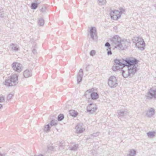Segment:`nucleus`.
Wrapping results in <instances>:
<instances>
[{"instance_id": "nucleus-32", "label": "nucleus", "mask_w": 156, "mask_h": 156, "mask_svg": "<svg viewBox=\"0 0 156 156\" xmlns=\"http://www.w3.org/2000/svg\"><path fill=\"white\" fill-rule=\"evenodd\" d=\"M120 69V67L119 66L114 65L112 67V70L114 71H116Z\"/></svg>"}, {"instance_id": "nucleus-12", "label": "nucleus", "mask_w": 156, "mask_h": 156, "mask_svg": "<svg viewBox=\"0 0 156 156\" xmlns=\"http://www.w3.org/2000/svg\"><path fill=\"white\" fill-rule=\"evenodd\" d=\"M129 42L126 40H122L121 39L119 44L118 47L120 49L123 50L126 48Z\"/></svg>"}, {"instance_id": "nucleus-33", "label": "nucleus", "mask_w": 156, "mask_h": 156, "mask_svg": "<svg viewBox=\"0 0 156 156\" xmlns=\"http://www.w3.org/2000/svg\"><path fill=\"white\" fill-rule=\"evenodd\" d=\"M64 116L63 114H60L58 116V121L62 120L64 118Z\"/></svg>"}, {"instance_id": "nucleus-8", "label": "nucleus", "mask_w": 156, "mask_h": 156, "mask_svg": "<svg viewBox=\"0 0 156 156\" xmlns=\"http://www.w3.org/2000/svg\"><path fill=\"white\" fill-rule=\"evenodd\" d=\"M121 41V38L118 35H115L113 37L111 41L113 45L115 48L118 47L119 42Z\"/></svg>"}, {"instance_id": "nucleus-38", "label": "nucleus", "mask_w": 156, "mask_h": 156, "mask_svg": "<svg viewBox=\"0 0 156 156\" xmlns=\"http://www.w3.org/2000/svg\"><path fill=\"white\" fill-rule=\"evenodd\" d=\"M5 98L4 97H0V102H2L4 101Z\"/></svg>"}, {"instance_id": "nucleus-25", "label": "nucleus", "mask_w": 156, "mask_h": 156, "mask_svg": "<svg viewBox=\"0 0 156 156\" xmlns=\"http://www.w3.org/2000/svg\"><path fill=\"white\" fill-rule=\"evenodd\" d=\"M69 114L70 115L75 117L77 115V112L74 110H70L69 111Z\"/></svg>"}, {"instance_id": "nucleus-11", "label": "nucleus", "mask_w": 156, "mask_h": 156, "mask_svg": "<svg viewBox=\"0 0 156 156\" xmlns=\"http://www.w3.org/2000/svg\"><path fill=\"white\" fill-rule=\"evenodd\" d=\"M147 98L150 99L153 98H156V90L151 89L148 92L147 95Z\"/></svg>"}, {"instance_id": "nucleus-37", "label": "nucleus", "mask_w": 156, "mask_h": 156, "mask_svg": "<svg viewBox=\"0 0 156 156\" xmlns=\"http://www.w3.org/2000/svg\"><path fill=\"white\" fill-rule=\"evenodd\" d=\"M95 51L94 50L91 51L90 52V55L91 56H93L95 55Z\"/></svg>"}, {"instance_id": "nucleus-2", "label": "nucleus", "mask_w": 156, "mask_h": 156, "mask_svg": "<svg viewBox=\"0 0 156 156\" xmlns=\"http://www.w3.org/2000/svg\"><path fill=\"white\" fill-rule=\"evenodd\" d=\"M18 83V76L14 74L11 76L9 79L5 80V84L6 86L9 87L15 86Z\"/></svg>"}, {"instance_id": "nucleus-22", "label": "nucleus", "mask_w": 156, "mask_h": 156, "mask_svg": "<svg viewBox=\"0 0 156 156\" xmlns=\"http://www.w3.org/2000/svg\"><path fill=\"white\" fill-rule=\"evenodd\" d=\"M136 154V151L134 149H131L129 151V154L127 155L128 156H135Z\"/></svg>"}, {"instance_id": "nucleus-4", "label": "nucleus", "mask_w": 156, "mask_h": 156, "mask_svg": "<svg viewBox=\"0 0 156 156\" xmlns=\"http://www.w3.org/2000/svg\"><path fill=\"white\" fill-rule=\"evenodd\" d=\"M124 61V67L126 66L127 67L137 66L138 62V61L135 58L132 59L126 58L125 59Z\"/></svg>"}, {"instance_id": "nucleus-16", "label": "nucleus", "mask_w": 156, "mask_h": 156, "mask_svg": "<svg viewBox=\"0 0 156 156\" xmlns=\"http://www.w3.org/2000/svg\"><path fill=\"white\" fill-rule=\"evenodd\" d=\"M117 113L118 116L119 117H126L129 114V112L127 111L121 110H118Z\"/></svg>"}, {"instance_id": "nucleus-27", "label": "nucleus", "mask_w": 156, "mask_h": 156, "mask_svg": "<svg viewBox=\"0 0 156 156\" xmlns=\"http://www.w3.org/2000/svg\"><path fill=\"white\" fill-rule=\"evenodd\" d=\"M44 23V19L41 18H40L38 19V24L39 26H43Z\"/></svg>"}, {"instance_id": "nucleus-42", "label": "nucleus", "mask_w": 156, "mask_h": 156, "mask_svg": "<svg viewBox=\"0 0 156 156\" xmlns=\"http://www.w3.org/2000/svg\"><path fill=\"white\" fill-rule=\"evenodd\" d=\"M38 156H44L42 154H40L39 155H38Z\"/></svg>"}, {"instance_id": "nucleus-44", "label": "nucleus", "mask_w": 156, "mask_h": 156, "mask_svg": "<svg viewBox=\"0 0 156 156\" xmlns=\"http://www.w3.org/2000/svg\"><path fill=\"white\" fill-rule=\"evenodd\" d=\"M0 156H3V154H0Z\"/></svg>"}, {"instance_id": "nucleus-13", "label": "nucleus", "mask_w": 156, "mask_h": 156, "mask_svg": "<svg viewBox=\"0 0 156 156\" xmlns=\"http://www.w3.org/2000/svg\"><path fill=\"white\" fill-rule=\"evenodd\" d=\"M125 59H116L114 60V62L115 63V65L118 66H121L122 67H124V61Z\"/></svg>"}, {"instance_id": "nucleus-46", "label": "nucleus", "mask_w": 156, "mask_h": 156, "mask_svg": "<svg viewBox=\"0 0 156 156\" xmlns=\"http://www.w3.org/2000/svg\"><path fill=\"white\" fill-rule=\"evenodd\" d=\"M1 16H2V14L1 15Z\"/></svg>"}, {"instance_id": "nucleus-5", "label": "nucleus", "mask_w": 156, "mask_h": 156, "mask_svg": "<svg viewBox=\"0 0 156 156\" xmlns=\"http://www.w3.org/2000/svg\"><path fill=\"white\" fill-rule=\"evenodd\" d=\"M90 93V95L91 98L93 100H96L98 99L99 98V95L97 92H95L94 91V89H91L87 90L85 93L84 94V96H86L87 94Z\"/></svg>"}, {"instance_id": "nucleus-1", "label": "nucleus", "mask_w": 156, "mask_h": 156, "mask_svg": "<svg viewBox=\"0 0 156 156\" xmlns=\"http://www.w3.org/2000/svg\"><path fill=\"white\" fill-rule=\"evenodd\" d=\"M137 66H134L129 67H128V70L125 71L122 70V75L124 77H127L128 76H132L135 74L137 71L138 69L137 67Z\"/></svg>"}, {"instance_id": "nucleus-45", "label": "nucleus", "mask_w": 156, "mask_h": 156, "mask_svg": "<svg viewBox=\"0 0 156 156\" xmlns=\"http://www.w3.org/2000/svg\"><path fill=\"white\" fill-rule=\"evenodd\" d=\"M1 16H2V14L1 15Z\"/></svg>"}, {"instance_id": "nucleus-39", "label": "nucleus", "mask_w": 156, "mask_h": 156, "mask_svg": "<svg viewBox=\"0 0 156 156\" xmlns=\"http://www.w3.org/2000/svg\"><path fill=\"white\" fill-rule=\"evenodd\" d=\"M45 10L46 8L45 7H42L41 9H40L41 12H45Z\"/></svg>"}, {"instance_id": "nucleus-41", "label": "nucleus", "mask_w": 156, "mask_h": 156, "mask_svg": "<svg viewBox=\"0 0 156 156\" xmlns=\"http://www.w3.org/2000/svg\"><path fill=\"white\" fill-rule=\"evenodd\" d=\"M32 52L34 54H35L37 53V51L36 49H34L33 50Z\"/></svg>"}, {"instance_id": "nucleus-23", "label": "nucleus", "mask_w": 156, "mask_h": 156, "mask_svg": "<svg viewBox=\"0 0 156 156\" xmlns=\"http://www.w3.org/2000/svg\"><path fill=\"white\" fill-rule=\"evenodd\" d=\"M110 16L112 19H113L115 20H116L118 19L120 17V15H119L118 16L116 15H114V14H113L111 12L110 13Z\"/></svg>"}, {"instance_id": "nucleus-14", "label": "nucleus", "mask_w": 156, "mask_h": 156, "mask_svg": "<svg viewBox=\"0 0 156 156\" xmlns=\"http://www.w3.org/2000/svg\"><path fill=\"white\" fill-rule=\"evenodd\" d=\"M82 123H79L76 126L75 129L77 133H81L85 131V129L82 127Z\"/></svg>"}, {"instance_id": "nucleus-17", "label": "nucleus", "mask_w": 156, "mask_h": 156, "mask_svg": "<svg viewBox=\"0 0 156 156\" xmlns=\"http://www.w3.org/2000/svg\"><path fill=\"white\" fill-rule=\"evenodd\" d=\"M155 110L153 108H151L147 111L146 116L148 117H151L153 116Z\"/></svg>"}, {"instance_id": "nucleus-3", "label": "nucleus", "mask_w": 156, "mask_h": 156, "mask_svg": "<svg viewBox=\"0 0 156 156\" xmlns=\"http://www.w3.org/2000/svg\"><path fill=\"white\" fill-rule=\"evenodd\" d=\"M133 42L138 49L142 51L144 49L145 43L143 39L138 37H134L133 39Z\"/></svg>"}, {"instance_id": "nucleus-40", "label": "nucleus", "mask_w": 156, "mask_h": 156, "mask_svg": "<svg viewBox=\"0 0 156 156\" xmlns=\"http://www.w3.org/2000/svg\"><path fill=\"white\" fill-rule=\"evenodd\" d=\"M124 11H125L124 9H123L122 8H121L120 9V11H119V12H120V14H121L123 13Z\"/></svg>"}, {"instance_id": "nucleus-10", "label": "nucleus", "mask_w": 156, "mask_h": 156, "mask_svg": "<svg viewBox=\"0 0 156 156\" xmlns=\"http://www.w3.org/2000/svg\"><path fill=\"white\" fill-rule=\"evenodd\" d=\"M97 109L96 106L92 103H90L87 107V111L90 114H93Z\"/></svg>"}, {"instance_id": "nucleus-9", "label": "nucleus", "mask_w": 156, "mask_h": 156, "mask_svg": "<svg viewBox=\"0 0 156 156\" xmlns=\"http://www.w3.org/2000/svg\"><path fill=\"white\" fill-rule=\"evenodd\" d=\"M12 66L13 69L18 73L20 72L23 70L22 65L18 62H13L12 65Z\"/></svg>"}, {"instance_id": "nucleus-43", "label": "nucleus", "mask_w": 156, "mask_h": 156, "mask_svg": "<svg viewBox=\"0 0 156 156\" xmlns=\"http://www.w3.org/2000/svg\"><path fill=\"white\" fill-rule=\"evenodd\" d=\"M2 107V105L1 104H0V108H1Z\"/></svg>"}, {"instance_id": "nucleus-29", "label": "nucleus", "mask_w": 156, "mask_h": 156, "mask_svg": "<svg viewBox=\"0 0 156 156\" xmlns=\"http://www.w3.org/2000/svg\"><path fill=\"white\" fill-rule=\"evenodd\" d=\"M38 4L37 3L35 2H33L31 5V8L33 9H35L38 7Z\"/></svg>"}, {"instance_id": "nucleus-34", "label": "nucleus", "mask_w": 156, "mask_h": 156, "mask_svg": "<svg viewBox=\"0 0 156 156\" xmlns=\"http://www.w3.org/2000/svg\"><path fill=\"white\" fill-rule=\"evenodd\" d=\"M111 13L118 16L119 15H120L119 11L116 10L112 11Z\"/></svg>"}, {"instance_id": "nucleus-19", "label": "nucleus", "mask_w": 156, "mask_h": 156, "mask_svg": "<svg viewBox=\"0 0 156 156\" xmlns=\"http://www.w3.org/2000/svg\"><path fill=\"white\" fill-rule=\"evenodd\" d=\"M105 46L107 48L106 49L107 51V54L108 55H111L112 53L111 50V45L108 42H107L105 44Z\"/></svg>"}, {"instance_id": "nucleus-35", "label": "nucleus", "mask_w": 156, "mask_h": 156, "mask_svg": "<svg viewBox=\"0 0 156 156\" xmlns=\"http://www.w3.org/2000/svg\"><path fill=\"white\" fill-rule=\"evenodd\" d=\"M13 96L12 93H11L8 95L7 97V99L8 100L11 99Z\"/></svg>"}, {"instance_id": "nucleus-20", "label": "nucleus", "mask_w": 156, "mask_h": 156, "mask_svg": "<svg viewBox=\"0 0 156 156\" xmlns=\"http://www.w3.org/2000/svg\"><path fill=\"white\" fill-rule=\"evenodd\" d=\"M32 75L31 71L29 70H26L23 73V76L25 78H28Z\"/></svg>"}, {"instance_id": "nucleus-21", "label": "nucleus", "mask_w": 156, "mask_h": 156, "mask_svg": "<svg viewBox=\"0 0 156 156\" xmlns=\"http://www.w3.org/2000/svg\"><path fill=\"white\" fill-rule=\"evenodd\" d=\"M69 149L72 151H76L78 148V144H76L74 143H73L71 144V146L69 147Z\"/></svg>"}, {"instance_id": "nucleus-18", "label": "nucleus", "mask_w": 156, "mask_h": 156, "mask_svg": "<svg viewBox=\"0 0 156 156\" xmlns=\"http://www.w3.org/2000/svg\"><path fill=\"white\" fill-rule=\"evenodd\" d=\"M10 48L12 51L15 52L18 51L19 49V47L18 45L13 43H12L10 44Z\"/></svg>"}, {"instance_id": "nucleus-31", "label": "nucleus", "mask_w": 156, "mask_h": 156, "mask_svg": "<svg viewBox=\"0 0 156 156\" xmlns=\"http://www.w3.org/2000/svg\"><path fill=\"white\" fill-rule=\"evenodd\" d=\"M98 2L99 5H102L105 4L106 2V0H98Z\"/></svg>"}, {"instance_id": "nucleus-30", "label": "nucleus", "mask_w": 156, "mask_h": 156, "mask_svg": "<svg viewBox=\"0 0 156 156\" xmlns=\"http://www.w3.org/2000/svg\"><path fill=\"white\" fill-rule=\"evenodd\" d=\"M155 133L154 132H149L147 133V134L149 137L152 138L155 136Z\"/></svg>"}, {"instance_id": "nucleus-6", "label": "nucleus", "mask_w": 156, "mask_h": 156, "mask_svg": "<svg viewBox=\"0 0 156 156\" xmlns=\"http://www.w3.org/2000/svg\"><path fill=\"white\" fill-rule=\"evenodd\" d=\"M108 84L111 88H115L118 85L117 80L114 76H111L108 79Z\"/></svg>"}, {"instance_id": "nucleus-36", "label": "nucleus", "mask_w": 156, "mask_h": 156, "mask_svg": "<svg viewBox=\"0 0 156 156\" xmlns=\"http://www.w3.org/2000/svg\"><path fill=\"white\" fill-rule=\"evenodd\" d=\"M99 132H97L96 133H93L91 136V137H96L97 136H98L99 134Z\"/></svg>"}, {"instance_id": "nucleus-26", "label": "nucleus", "mask_w": 156, "mask_h": 156, "mask_svg": "<svg viewBox=\"0 0 156 156\" xmlns=\"http://www.w3.org/2000/svg\"><path fill=\"white\" fill-rule=\"evenodd\" d=\"M51 126H50L49 124L45 125L44 126V131L46 133L49 132L50 130Z\"/></svg>"}, {"instance_id": "nucleus-15", "label": "nucleus", "mask_w": 156, "mask_h": 156, "mask_svg": "<svg viewBox=\"0 0 156 156\" xmlns=\"http://www.w3.org/2000/svg\"><path fill=\"white\" fill-rule=\"evenodd\" d=\"M83 75V70L81 69L80 70L79 73L77 75V81L78 84L80 83L82 81Z\"/></svg>"}, {"instance_id": "nucleus-7", "label": "nucleus", "mask_w": 156, "mask_h": 156, "mask_svg": "<svg viewBox=\"0 0 156 156\" xmlns=\"http://www.w3.org/2000/svg\"><path fill=\"white\" fill-rule=\"evenodd\" d=\"M88 36L94 41L97 39V30L94 27H92L90 29L89 33L88 34Z\"/></svg>"}, {"instance_id": "nucleus-24", "label": "nucleus", "mask_w": 156, "mask_h": 156, "mask_svg": "<svg viewBox=\"0 0 156 156\" xmlns=\"http://www.w3.org/2000/svg\"><path fill=\"white\" fill-rule=\"evenodd\" d=\"M53 149V147L52 146H50L48 147L47 151L44 154L45 156H48L51 152V151Z\"/></svg>"}, {"instance_id": "nucleus-28", "label": "nucleus", "mask_w": 156, "mask_h": 156, "mask_svg": "<svg viewBox=\"0 0 156 156\" xmlns=\"http://www.w3.org/2000/svg\"><path fill=\"white\" fill-rule=\"evenodd\" d=\"M49 124L51 127L56 126L57 124V121L55 120H52Z\"/></svg>"}]
</instances>
